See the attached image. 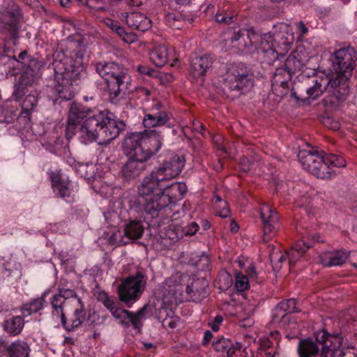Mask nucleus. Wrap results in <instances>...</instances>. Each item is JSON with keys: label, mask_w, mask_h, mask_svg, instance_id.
Returning a JSON list of instances; mask_svg holds the SVG:
<instances>
[{"label": "nucleus", "mask_w": 357, "mask_h": 357, "mask_svg": "<svg viewBox=\"0 0 357 357\" xmlns=\"http://www.w3.org/2000/svg\"><path fill=\"white\" fill-rule=\"evenodd\" d=\"M239 166L243 172H249L252 168L253 162L248 157L243 156L240 160Z\"/></svg>", "instance_id": "603ef678"}, {"label": "nucleus", "mask_w": 357, "mask_h": 357, "mask_svg": "<svg viewBox=\"0 0 357 357\" xmlns=\"http://www.w3.org/2000/svg\"><path fill=\"white\" fill-rule=\"evenodd\" d=\"M93 65L96 72L105 81L109 102L120 105L133 89L127 68L114 61H100Z\"/></svg>", "instance_id": "39448f33"}, {"label": "nucleus", "mask_w": 357, "mask_h": 357, "mask_svg": "<svg viewBox=\"0 0 357 357\" xmlns=\"http://www.w3.org/2000/svg\"><path fill=\"white\" fill-rule=\"evenodd\" d=\"M271 261L274 264V268L280 270L283 264L285 262H288V257H287V252L285 254H282L281 252L280 253H275L271 256Z\"/></svg>", "instance_id": "de8ad7c7"}, {"label": "nucleus", "mask_w": 357, "mask_h": 357, "mask_svg": "<svg viewBox=\"0 0 357 357\" xmlns=\"http://www.w3.org/2000/svg\"><path fill=\"white\" fill-rule=\"evenodd\" d=\"M215 60V56L211 54L192 57L190 61V74L195 79L201 78L204 80L207 73L212 70Z\"/></svg>", "instance_id": "cd10ccee"}, {"label": "nucleus", "mask_w": 357, "mask_h": 357, "mask_svg": "<svg viewBox=\"0 0 357 357\" xmlns=\"http://www.w3.org/2000/svg\"><path fill=\"white\" fill-rule=\"evenodd\" d=\"M224 321V317L222 314H217L215 317L211 319L208 322V326L211 329L216 332L220 330V326Z\"/></svg>", "instance_id": "3c124183"}, {"label": "nucleus", "mask_w": 357, "mask_h": 357, "mask_svg": "<svg viewBox=\"0 0 357 357\" xmlns=\"http://www.w3.org/2000/svg\"><path fill=\"white\" fill-rule=\"evenodd\" d=\"M296 298L283 299L279 302L271 312V322L284 330L285 337L291 339L294 337L295 333L291 331L297 326L296 319L292 316L293 313L299 312Z\"/></svg>", "instance_id": "4468645a"}, {"label": "nucleus", "mask_w": 357, "mask_h": 357, "mask_svg": "<svg viewBox=\"0 0 357 357\" xmlns=\"http://www.w3.org/2000/svg\"><path fill=\"white\" fill-rule=\"evenodd\" d=\"M192 128L195 131L201 134L203 137H206V127L199 121L194 120L192 123Z\"/></svg>", "instance_id": "4d7b16f0"}, {"label": "nucleus", "mask_w": 357, "mask_h": 357, "mask_svg": "<svg viewBox=\"0 0 357 357\" xmlns=\"http://www.w3.org/2000/svg\"><path fill=\"white\" fill-rule=\"evenodd\" d=\"M216 283L219 285L220 290L225 291L228 289L233 284L231 274L226 269H221L217 276Z\"/></svg>", "instance_id": "79ce46f5"}, {"label": "nucleus", "mask_w": 357, "mask_h": 357, "mask_svg": "<svg viewBox=\"0 0 357 357\" xmlns=\"http://www.w3.org/2000/svg\"><path fill=\"white\" fill-rule=\"evenodd\" d=\"M246 275L248 278L251 280L256 279L257 277V272L256 271V268L254 265L250 264L246 269H245Z\"/></svg>", "instance_id": "0e129e2a"}, {"label": "nucleus", "mask_w": 357, "mask_h": 357, "mask_svg": "<svg viewBox=\"0 0 357 357\" xmlns=\"http://www.w3.org/2000/svg\"><path fill=\"white\" fill-rule=\"evenodd\" d=\"M308 61V57L297 49L291 52L285 59L283 67H277L275 72V82L282 83L279 80V75L284 77L285 80H291L296 71L301 70Z\"/></svg>", "instance_id": "a211bd4d"}, {"label": "nucleus", "mask_w": 357, "mask_h": 357, "mask_svg": "<svg viewBox=\"0 0 357 357\" xmlns=\"http://www.w3.org/2000/svg\"><path fill=\"white\" fill-rule=\"evenodd\" d=\"M126 128V123L119 120L107 109L94 110L79 128V139L87 144L98 139L109 142L116 138Z\"/></svg>", "instance_id": "20e7f679"}, {"label": "nucleus", "mask_w": 357, "mask_h": 357, "mask_svg": "<svg viewBox=\"0 0 357 357\" xmlns=\"http://www.w3.org/2000/svg\"><path fill=\"white\" fill-rule=\"evenodd\" d=\"M293 41V35L287 33H263L261 29L250 25L229 27L227 38V42L241 53L251 54L261 52L263 62L273 66L284 58Z\"/></svg>", "instance_id": "f03ea898"}, {"label": "nucleus", "mask_w": 357, "mask_h": 357, "mask_svg": "<svg viewBox=\"0 0 357 357\" xmlns=\"http://www.w3.org/2000/svg\"><path fill=\"white\" fill-rule=\"evenodd\" d=\"M52 316L60 320L62 327L68 332L75 331L86 319L85 306L80 298L66 301L60 294L50 298Z\"/></svg>", "instance_id": "1a4fd4ad"}, {"label": "nucleus", "mask_w": 357, "mask_h": 357, "mask_svg": "<svg viewBox=\"0 0 357 357\" xmlns=\"http://www.w3.org/2000/svg\"><path fill=\"white\" fill-rule=\"evenodd\" d=\"M185 162L183 155L172 153L159 167H154L151 174L145 176L139 185L137 195L129 199L130 213L135 215L143 211L146 215V219L159 218L153 224H160L163 213L160 203L162 196L163 183L178 176Z\"/></svg>", "instance_id": "f257e3e1"}, {"label": "nucleus", "mask_w": 357, "mask_h": 357, "mask_svg": "<svg viewBox=\"0 0 357 357\" xmlns=\"http://www.w3.org/2000/svg\"><path fill=\"white\" fill-rule=\"evenodd\" d=\"M40 91L32 89L25 93L20 100H15L18 102V106L21 107L20 119H23L24 126L29 123L31 114L36 111L38 105Z\"/></svg>", "instance_id": "bb28decb"}, {"label": "nucleus", "mask_w": 357, "mask_h": 357, "mask_svg": "<svg viewBox=\"0 0 357 357\" xmlns=\"http://www.w3.org/2000/svg\"><path fill=\"white\" fill-rule=\"evenodd\" d=\"M31 130L36 136L40 137V142L42 146L50 153L59 157H67L70 154V149L67 140L58 135L56 132L49 133L43 130L42 133H36L35 128L31 127Z\"/></svg>", "instance_id": "aec40b11"}, {"label": "nucleus", "mask_w": 357, "mask_h": 357, "mask_svg": "<svg viewBox=\"0 0 357 357\" xmlns=\"http://www.w3.org/2000/svg\"><path fill=\"white\" fill-rule=\"evenodd\" d=\"M321 241L320 235L315 231H305L299 239L292 247V249L287 252L288 264L290 268L296 264L297 261L303 255L310 249L314 243Z\"/></svg>", "instance_id": "412c9836"}, {"label": "nucleus", "mask_w": 357, "mask_h": 357, "mask_svg": "<svg viewBox=\"0 0 357 357\" xmlns=\"http://www.w3.org/2000/svg\"><path fill=\"white\" fill-rule=\"evenodd\" d=\"M239 229L238 223L234 220H231L229 225V230L231 233H236Z\"/></svg>", "instance_id": "338daca9"}, {"label": "nucleus", "mask_w": 357, "mask_h": 357, "mask_svg": "<svg viewBox=\"0 0 357 357\" xmlns=\"http://www.w3.org/2000/svg\"><path fill=\"white\" fill-rule=\"evenodd\" d=\"M21 18V10L15 3L8 5L0 11V22L8 29L13 40L19 37Z\"/></svg>", "instance_id": "4be33fe9"}, {"label": "nucleus", "mask_w": 357, "mask_h": 357, "mask_svg": "<svg viewBox=\"0 0 357 357\" xmlns=\"http://www.w3.org/2000/svg\"><path fill=\"white\" fill-rule=\"evenodd\" d=\"M279 80L282 81V83L275 82V74L273 76L272 79V86L274 88V90L276 91L277 95L282 98L284 96H289L291 98V80H285L284 77L278 76Z\"/></svg>", "instance_id": "ea45409f"}, {"label": "nucleus", "mask_w": 357, "mask_h": 357, "mask_svg": "<svg viewBox=\"0 0 357 357\" xmlns=\"http://www.w3.org/2000/svg\"><path fill=\"white\" fill-rule=\"evenodd\" d=\"M215 20L220 24H230L237 20V14L231 7L223 8L216 13Z\"/></svg>", "instance_id": "a19ab883"}, {"label": "nucleus", "mask_w": 357, "mask_h": 357, "mask_svg": "<svg viewBox=\"0 0 357 357\" xmlns=\"http://www.w3.org/2000/svg\"><path fill=\"white\" fill-rule=\"evenodd\" d=\"M13 59L17 63V68H24L29 63V61H36L31 59L26 50L21 52L17 56H13Z\"/></svg>", "instance_id": "09e8293b"}, {"label": "nucleus", "mask_w": 357, "mask_h": 357, "mask_svg": "<svg viewBox=\"0 0 357 357\" xmlns=\"http://www.w3.org/2000/svg\"><path fill=\"white\" fill-rule=\"evenodd\" d=\"M143 114L142 124L145 128L155 129L163 126L172 128L174 126L170 123L172 117L170 108L159 100H153L149 107L144 108Z\"/></svg>", "instance_id": "2eb2a0df"}, {"label": "nucleus", "mask_w": 357, "mask_h": 357, "mask_svg": "<svg viewBox=\"0 0 357 357\" xmlns=\"http://www.w3.org/2000/svg\"><path fill=\"white\" fill-rule=\"evenodd\" d=\"M208 282L202 278H190L188 275L185 282V294L186 300H191L193 302H201L208 295Z\"/></svg>", "instance_id": "a878e982"}, {"label": "nucleus", "mask_w": 357, "mask_h": 357, "mask_svg": "<svg viewBox=\"0 0 357 357\" xmlns=\"http://www.w3.org/2000/svg\"><path fill=\"white\" fill-rule=\"evenodd\" d=\"M149 68L150 67L147 66L139 65L137 68V70L141 75H146L147 74H149Z\"/></svg>", "instance_id": "774afa93"}, {"label": "nucleus", "mask_w": 357, "mask_h": 357, "mask_svg": "<svg viewBox=\"0 0 357 357\" xmlns=\"http://www.w3.org/2000/svg\"><path fill=\"white\" fill-rule=\"evenodd\" d=\"M304 78L300 82V79L291 84V99H293L298 105H310L309 98L306 95L307 85L304 84Z\"/></svg>", "instance_id": "c9c22d12"}, {"label": "nucleus", "mask_w": 357, "mask_h": 357, "mask_svg": "<svg viewBox=\"0 0 357 357\" xmlns=\"http://www.w3.org/2000/svg\"><path fill=\"white\" fill-rule=\"evenodd\" d=\"M214 338L215 337H213V333L209 330H206L204 333L203 339L202 341V345L204 347H207L212 341V340H213Z\"/></svg>", "instance_id": "e2e57ef3"}, {"label": "nucleus", "mask_w": 357, "mask_h": 357, "mask_svg": "<svg viewBox=\"0 0 357 357\" xmlns=\"http://www.w3.org/2000/svg\"><path fill=\"white\" fill-rule=\"evenodd\" d=\"M121 20H125L128 26L133 30L144 32L151 27V20L141 12L122 13Z\"/></svg>", "instance_id": "473e14b6"}, {"label": "nucleus", "mask_w": 357, "mask_h": 357, "mask_svg": "<svg viewBox=\"0 0 357 357\" xmlns=\"http://www.w3.org/2000/svg\"><path fill=\"white\" fill-rule=\"evenodd\" d=\"M188 275L167 279L162 286V296L167 302L181 303L185 299V282Z\"/></svg>", "instance_id": "5701e85b"}, {"label": "nucleus", "mask_w": 357, "mask_h": 357, "mask_svg": "<svg viewBox=\"0 0 357 357\" xmlns=\"http://www.w3.org/2000/svg\"><path fill=\"white\" fill-rule=\"evenodd\" d=\"M295 29L296 33L298 35V38L301 40V37L307 36L309 32L308 27L302 22H299L295 24Z\"/></svg>", "instance_id": "6e6d98bb"}, {"label": "nucleus", "mask_w": 357, "mask_h": 357, "mask_svg": "<svg viewBox=\"0 0 357 357\" xmlns=\"http://www.w3.org/2000/svg\"><path fill=\"white\" fill-rule=\"evenodd\" d=\"M85 73L82 66H70L63 74L61 82H58L47 94L48 101L54 109L61 112L62 108L68 107L73 98L76 87Z\"/></svg>", "instance_id": "9d476101"}, {"label": "nucleus", "mask_w": 357, "mask_h": 357, "mask_svg": "<svg viewBox=\"0 0 357 357\" xmlns=\"http://www.w3.org/2000/svg\"><path fill=\"white\" fill-rule=\"evenodd\" d=\"M93 109L85 107L84 105L73 102L70 104L68 116L67 130H74L77 128H80V123L85 119H87L91 114Z\"/></svg>", "instance_id": "c756f323"}, {"label": "nucleus", "mask_w": 357, "mask_h": 357, "mask_svg": "<svg viewBox=\"0 0 357 357\" xmlns=\"http://www.w3.org/2000/svg\"><path fill=\"white\" fill-rule=\"evenodd\" d=\"M180 229L181 226L169 225L165 231V237L172 241H177L178 239L183 238Z\"/></svg>", "instance_id": "c03bdc74"}, {"label": "nucleus", "mask_w": 357, "mask_h": 357, "mask_svg": "<svg viewBox=\"0 0 357 357\" xmlns=\"http://www.w3.org/2000/svg\"><path fill=\"white\" fill-rule=\"evenodd\" d=\"M254 85V77L248 67L237 63L228 68L224 78L222 91L227 98L234 100L245 95Z\"/></svg>", "instance_id": "f8f14e48"}, {"label": "nucleus", "mask_w": 357, "mask_h": 357, "mask_svg": "<svg viewBox=\"0 0 357 357\" xmlns=\"http://www.w3.org/2000/svg\"><path fill=\"white\" fill-rule=\"evenodd\" d=\"M50 179L53 192L56 197L64 199L70 197L71 190L68 178L61 169L52 172Z\"/></svg>", "instance_id": "2f4dec72"}, {"label": "nucleus", "mask_w": 357, "mask_h": 357, "mask_svg": "<svg viewBox=\"0 0 357 357\" xmlns=\"http://www.w3.org/2000/svg\"><path fill=\"white\" fill-rule=\"evenodd\" d=\"M197 268L201 271L208 270L210 267V260L207 256H202L196 263Z\"/></svg>", "instance_id": "13d9d810"}, {"label": "nucleus", "mask_w": 357, "mask_h": 357, "mask_svg": "<svg viewBox=\"0 0 357 357\" xmlns=\"http://www.w3.org/2000/svg\"><path fill=\"white\" fill-rule=\"evenodd\" d=\"M20 116L17 103L13 105L11 102H7L0 106V123L8 124L15 119L20 123H23V119H20Z\"/></svg>", "instance_id": "72a5a7b5"}, {"label": "nucleus", "mask_w": 357, "mask_h": 357, "mask_svg": "<svg viewBox=\"0 0 357 357\" xmlns=\"http://www.w3.org/2000/svg\"><path fill=\"white\" fill-rule=\"evenodd\" d=\"M56 294H60L66 301L71 300L74 298H78L75 291L72 289L59 290V292L56 293Z\"/></svg>", "instance_id": "052dcab7"}, {"label": "nucleus", "mask_w": 357, "mask_h": 357, "mask_svg": "<svg viewBox=\"0 0 357 357\" xmlns=\"http://www.w3.org/2000/svg\"><path fill=\"white\" fill-rule=\"evenodd\" d=\"M218 207L220 208V210L217 211V213L219 216L223 218H226L229 216L230 209L227 202H222V204H220Z\"/></svg>", "instance_id": "bf43d9fd"}, {"label": "nucleus", "mask_w": 357, "mask_h": 357, "mask_svg": "<svg viewBox=\"0 0 357 357\" xmlns=\"http://www.w3.org/2000/svg\"><path fill=\"white\" fill-rule=\"evenodd\" d=\"M23 69L17 83L14 86L12 94L15 100H20L28 92V86L32 85L38 72V66L36 61H29Z\"/></svg>", "instance_id": "b1692460"}, {"label": "nucleus", "mask_w": 357, "mask_h": 357, "mask_svg": "<svg viewBox=\"0 0 357 357\" xmlns=\"http://www.w3.org/2000/svg\"><path fill=\"white\" fill-rule=\"evenodd\" d=\"M298 159L304 169L317 178L328 179L335 176L333 167L346 166L344 158L336 153H326L316 147L308 149H300Z\"/></svg>", "instance_id": "0eeeda50"}, {"label": "nucleus", "mask_w": 357, "mask_h": 357, "mask_svg": "<svg viewBox=\"0 0 357 357\" xmlns=\"http://www.w3.org/2000/svg\"><path fill=\"white\" fill-rule=\"evenodd\" d=\"M340 352V357H357V349L354 348L351 350L349 348H343V345L335 351V354Z\"/></svg>", "instance_id": "5fc2aeb1"}, {"label": "nucleus", "mask_w": 357, "mask_h": 357, "mask_svg": "<svg viewBox=\"0 0 357 357\" xmlns=\"http://www.w3.org/2000/svg\"><path fill=\"white\" fill-rule=\"evenodd\" d=\"M47 294V292H44L40 298L31 300L30 302L23 304L21 307V312L23 317H26L43 309L45 303V298Z\"/></svg>", "instance_id": "e433bc0d"}, {"label": "nucleus", "mask_w": 357, "mask_h": 357, "mask_svg": "<svg viewBox=\"0 0 357 357\" xmlns=\"http://www.w3.org/2000/svg\"><path fill=\"white\" fill-rule=\"evenodd\" d=\"M24 317L17 315L6 317L2 324L4 331L9 335H19L24 326Z\"/></svg>", "instance_id": "f704fd0d"}, {"label": "nucleus", "mask_w": 357, "mask_h": 357, "mask_svg": "<svg viewBox=\"0 0 357 357\" xmlns=\"http://www.w3.org/2000/svg\"><path fill=\"white\" fill-rule=\"evenodd\" d=\"M356 252H347L344 249L327 250L319 255V261L325 267L342 266L347 259L356 255Z\"/></svg>", "instance_id": "7c9ffc66"}, {"label": "nucleus", "mask_w": 357, "mask_h": 357, "mask_svg": "<svg viewBox=\"0 0 357 357\" xmlns=\"http://www.w3.org/2000/svg\"><path fill=\"white\" fill-rule=\"evenodd\" d=\"M83 5L94 11L104 12L106 10L104 0H84Z\"/></svg>", "instance_id": "a18cd8bd"}, {"label": "nucleus", "mask_w": 357, "mask_h": 357, "mask_svg": "<svg viewBox=\"0 0 357 357\" xmlns=\"http://www.w3.org/2000/svg\"><path fill=\"white\" fill-rule=\"evenodd\" d=\"M125 212L128 213V222L124 225L123 236L125 240L128 241V243L130 241L138 240L142 237L145 229L143 225L144 222L146 224H149V222H152L153 220H159V218H146V215L144 213L143 211L140 213H137L135 214V215H132L130 213V206L128 209L125 210Z\"/></svg>", "instance_id": "6ab92c4d"}, {"label": "nucleus", "mask_w": 357, "mask_h": 357, "mask_svg": "<svg viewBox=\"0 0 357 357\" xmlns=\"http://www.w3.org/2000/svg\"><path fill=\"white\" fill-rule=\"evenodd\" d=\"M146 276L142 272L137 271L122 280L117 291L119 298L109 296L104 291L96 294L98 301L102 303L116 319L119 320V324L123 328H129L132 326L138 333H142L147 306L144 305L137 312H132L122 308L120 301L126 307H131L141 298L146 288Z\"/></svg>", "instance_id": "7ed1b4c3"}, {"label": "nucleus", "mask_w": 357, "mask_h": 357, "mask_svg": "<svg viewBox=\"0 0 357 357\" xmlns=\"http://www.w3.org/2000/svg\"><path fill=\"white\" fill-rule=\"evenodd\" d=\"M107 26L115 32L119 36L123 33L124 27L122 26L119 22L108 19L106 22Z\"/></svg>", "instance_id": "8fccbe9b"}, {"label": "nucleus", "mask_w": 357, "mask_h": 357, "mask_svg": "<svg viewBox=\"0 0 357 357\" xmlns=\"http://www.w3.org/2000/svg\"><path fill=\"white\" fill-rule=\"evenodd\" d=\"M337 78V75L334 76L330 72L328 73L313 72L312 76L304 78V84L307 85L306 95L309 98L310 104L311 101L318 99L325 92L329 93V96L324 98L326 105L337 107L344 101L349 93H342L340 83Z\"/></svg>", "instance_id": "6e6552de"}, {"label": "nucleus", "mask_w": 357, "mask_h": 357, "mask_svg": "<svg viewBox=\"0 0 357 357\" xmlns=\"http://www.w3.org/2000/svg\"><path fill=\"white\" fill-rule=\"evenodd\" d=\"M344 342L341 333H330L321 328L314 331L311 337L300 338L296 351L298 357H335V351Z\"/></svg>", "instance_id": "423d86ee"}, {"label": "nucleus", "mask_w": 357, "mask_h": 357, "mask_svg": "<svg viewBox=\"0 0 357 357\" xmlns=\"http://www.w3.org/2000/svg\"><path fill=\"white\" fill-rule=\"evenodd\" d=\"M122 143V149L124 155L128 158L121 167L120 176L124 183H130L135 181L148 167L147 161L137 155L136 151L131 146Z\"/></svg>", "instance_id": "dca6fc26"}, {"label": "nucleus", "mask_w": 357, "mask_h": 357, "mask_svg": "<svg viewBox=\"0 0 357 357\" xmlns=\"http://www.w3.org/2000/svg\"><path fill=\"white\" fill-rule=\"evenodd\" d=\"M249 278L240 271L235 273V287L237 291H244L250 288Z\"/></svg>", "instance_id": "37998d69"}, {"label": "nucleus", "mask_w": 357, "mask_h": 357, "mask_svg": "<svg viewBox=\"0 0 357 357\" xmlns=\"http://www.w3.org/2000/svg\"><path fill=\"white\" fill-rule=\"evenodd\" d=\"M199 229L200 226L197 222H191L184 227H181L180 230L183 238L184 236H194L199 231Z\"/></svg>", "instance_id": "49530a36"}, {"label": "nucleus", "mask_w": 357, "mask_h": 357, "mask_svg": "<svg viewBox=\"0 0 357 357\" xmlns=\"http://www.w3.org/2000/svg\"><path fill=\"white\" fill-rule=\"evenodd\" d=\"M211 347L218 357H234L236 351L241 349L240 343L224 336L215 337Z\"/></svg>", "instance_id": "c85d7f7f"}, {"label": "nucleus", "mask_w": 357, "mask_h": 357, "mask_svg": "<svg viewBox=\"0 0 357 357\" xmlns=\"http://www.w3.org/2000/svg\"><path fill=\"white\" fill-rule=\"evenodd\" d=\"M165 141L164 129L145 128L141 132L127 133L123 142L133 148L138 156L147 162L162 149Z\"/></svg>", "instance_id": "9b49d317"}, {"label": "nucleus", "mask_w": 357, "mask_h": 357, "mask_svg": "<svg viewBox=\"0 0 357 357\" xmlns=\"http://www.w3.org/2000/svg\"><path fill=\"white\" fill-rule=\"evenodd\" d=\"M119 37L126 43H132L137 40L136 34L132 32H127L125 29L123 30V33L120 35Z\"/></svg>", "instance_id": "680f3d73"}, {"label": "nucleus", "mask_w": 357, "mask_h": 357, "mask_svg": "<svg viewBox=\"0 0 357 357\" xmlns=\"http://www.w3.org/2000/svg\"><path fill=\"white\" fill-rule=\"evenodd\" d=\"M8 357H29L30 349L24 341H15L6 349Z\"/></svg>", "instance_id": "58836bf2"}, {"label": "nucleus", "mask_w": 357, "mask_h": 357, "mask_svg": "<svg viewBox=\"0 0 357 357\" xmlns=\"http://www.w3.org/2000/svg\"><path fill=\"white\" fill-rule=\"evenodd\" d=\"M132 86L133 87L132 91L134 89H135L137 91V93L139 96H144L146 97H149L151 93V91L149 89H148L147 88L142 87V86L136 88L135 86H133L132 84Z\"/></svg>", "instance_id": "69168bd1"}, {"label": "nucleus", "mask_w": 357, "mask_h": 357, "mask_svg": "<svg viewBox=\"0 0 357 357\" xmlns=\"http://www.w3.org/2000/svg\"><path fill=\"white\" fill-rule=\"evenodd\" d=\"M109 242L112 245H120L128 243V241L125 240L124 236H122L120 234L116 233H114L109 236Z\"/></svg>", "instance_id": "864d4df0"}, {"label": "nucleus", "mask_w": 357, "mask_h": 357, "mask_svg": "<svg viewBox=\"0 0 357 357\" xmlns=\"http://www.w3.org/2000/svg\"><path fill=\"white\" fill-rule=\"evenodd\" d=\"M168 50L165 45L155 47L149 53L151 61L157 67L164 66L168 61Z\"/></svg>", "instance_id": "4c0bfd02"}, {"label": "nucleus", "mask_w": 357, "mask_h": 357, "mask_svg": "<svg viewBox=\"0 0 357 357\" xmlns=\"http://www.w3.org/2000/svg\"><path fill=\"white\" fill-rule=\"evenodd\" d=\"M331 60L334 71L330 73L337 76V80L340 83L342 93H349L350 78L356 66V49L350 45L341 47L334 52Z\"/></svg>", "instance_id": "ddd939ff"}, {"label": "nucleus", "mask_w": 357, "mask_h": 357, "mask_svg": "<svg viewBox=\"0 0 357 357\" xmlns=\"http://www.w3.org/2000/svg\"><path fill=\"white\" fill-rule=\"evenodd\" d=\"M260 218L263 226V241L268 242L278 231L280 223L278 213L268 205L260 209Z\"/></svg>", "instance_id": "393cba45"}, {"label": "nucleus", "mask_w": 357, "mask_h": 357, "mask_svg": "<svg viewBox=\"0 0 357 357\" xmlns=\"http://www.w3.org/2000/svg\"><path fill=\"white\" fill-rule=\"evenodd\" d=\"M170 181L164 182L162 187V196L160 204L163 211L162 220L170 216L172 212V206L178 201L181 200L187 192V186L183 182H174L169 183Z\"/></svg>", "instance_id": "f3484780"}]
</instances>
